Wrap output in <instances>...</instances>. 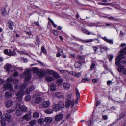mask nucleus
Wrapping results in <instances>:
<instances>
[{"instance_id":"nucleus-45","label":"nucleus","mask_w":126,"mask_h":126,"mask_svg":"<svg viewBox=\"0 0 126 126\" xmlns=\"http://www.w3.org/2000/svg\"><path fill=\"white\" fill-rule=\"evenodd\" d=\"M15 110L14 109H8L7 110V112L8 113H13Z\"/></svg>"},{"instance_id":"nucleus-2","label":"nucleus","mask_w":126,"mask_h":126,"mask_svg":"<svg viewBox=\"0 0 126 126\" xmlns=\"http://www.w3.org/2000/svg\"><path fill=\"white\" fill-rule=\"evenodd\" d=\"M64 107V104L62 101L59 102L57 104H55L53 105V109L55 111H57L59 110L63 109Z\"/></svg>"},{"instance_id":"nucleus-35","label":"nucleus","mask_w":126,"mask_h":126,"mask_svg":"<svg viewBox=\"0 0 126 126\" xmlns=\"http://www.w3.org/2000/svg\"><path fill=\"white\" fill-rule=\"evenodd\" d=\"M121 60L118 59V58H116L115 60V64L116 65L118 66L120 64L121 62L120 61Z\"/></svg>"},{"instance_id":"nucleus-13","label":"nucleus","mask_w":126,"mask_h":126,"mask_svg":"<svg viewBox=\"0 0 126 126\" xmlns=\"http://www.w3.org/2000/svg\"><path fill=\"white\" fill-rule=\"evenodd\" d=\"M1 13L3 16H5L7 14L6 10V7H2L1 9Z\"/></svg>"},{"instance_id":"nucleus-59","label":"nucleus","mask_w":126,"mask_h":126,"mask_svg":"<svg viewBox=\"0 0 126 126\" xmlns=\"http://www.w3.org/2000/svg\"><path fill=\"white\" fill-rule=\"evenodd\" d=\"M108 18L109 19H111V20H114L117 21H118V19H115L112 17H109Z\"/></svg>"},{"instance_id":"nucleus-39","label":"nucleus","mask_w":126,"mask_h":126,"mask_svg":"<svg viewBox=\"0 0 126 126\" xmlns=\"http://www.w3.org/2000/svg\"><path fill=\"white\" fill-rule=\"evenodd\" d=\"M36 123V121L35 120H33L30 122L29 124L31 126H33L35 125Z\"/></svg>"},{"instance_id":"nucleus-3","label":"nucleus","mask_w":126,"mask_h":126,"mask_svg":"<svg viewBox=\"0 0 126 126\" xmlns=\"http://www.w3.org/2000/svg\"><path fill=\"white\" fill-rule=\"evenodd\" d=\"M59 70L63 74V77L66 79L68 80L70 79V77L69 74V71L68 70Z\"/></svg>"},{"instance_id":"nucleus-60","label":"nucleus","mask_w":126,"mask_h":126,"mask_svg":"<svg viewBox=\"0 0 126 126\" xmlns=\"http://www.w3.org/2000/svg\"><path fill=\"white\" fill-rule=\"evenodd\" d=\"M53 33L56 36L58 35V33L57 31L56 30H54L53 31Z\"/></svg>"},{"instance_id":"nucleus-63","label":"nucleus","mask_w":126,"mask_h":126,"mask_svg":"<svg viewBox=\"0 0 126 126\" xmlns=\"http://www.w3.org/2000/svg\"><path fill=\"white\" fill-rule=\"evenodd\" d=\"M94 41L96 43H99L100 41L98 39H96L94 40Z\"/></svg>"},{"instance_id":"nucleus-34","label":"nucleus","mask_w":126,"mask_h":126,"mask_svg":"<svg viewBox=\"0 0 126 126\" xmlns=\"http://www.w3.org/2000/svg\"><path fill=\"white\" fill-rule=\"evenodd\" d=\"M20 110L22 111L25 112L27 110V108L24 106H23L20 108Z\"/></svg>"},{"instance_id":"nucleus-10","label":"nucleus","mask_w":126,"mask_h":126,"mask_svg":"<svg viewBox=\"0 0 126 126\" xmlns=\"http://www.w3.org/2000/svg\"><path fill=\"white\" fill-rule=\"evenodd\" d=\"M12 67L11 64H7L5 66L4 68L8 72H9L10 71Z\"/></svg>"},{"instance_id":"nucleus-17","label":"nucleus","mask_w":126,"mask_h":126,"mask_svg":"<svg viewBox=\"0 0 126 126\" xmlns=\"http://www.w3.org/2000/svg\"><path fill=\"white\" fill-rule=\"evenodd\" d=\"M35 87L34 86H32L30 87V89L28 88H27L25 91V92L27 94L29 93L30 91H33Z\"/></svg>"},{"instance_id":"nucleus-47","label":"nucleus","mask_w":126,"mask_h":126,"mask_svg":"<svg viewBox=\"0 0 126 126\" xmlns=\"http://www.w3.org/2000/svg\"><path fill=\"white\" fill-rule=\"evenodd\" d=\"M5 116L6 119L8 120H9L11 118L10 115L8 114H5Z\"/></svg>"},{"instance_id":"nucleus-61","label":"nucleus","mask_w":126,"mask_h":126,"mask_svg":"<svg viewBox=\"0 0 126 126\" xmlns=\"http://www.w3.org/2000/svg\"><path fill=\"white\" fill-rule=\"evenodd\" d=\"M95 66V64H94L93 63H92V64L90 66V68H94Z\"/></svg>"},{"instance_id":"nucleus-53","label":"nucleus","mask_w":126,"mask_h":126,"mask_svg":"<svg viewBox=\"0 0 126 126\" xmlns=\"http://www.w3.org/2000/svg\"><path fill=\"white\" fill-rule=\"evenodd\" d=\"M96 23H88L87 24L88 26H96Z\"/></svg>"},{"instance_id":"nucleus-37","label":"nucleus","mask_w":126,"mask_h":126,"mask_svg":"<svg viewBox=\"0 0 126 126\" xmlns=\"http://www.w3.org/2000/svg\"><path fill=\"white\" fill-rule=\"evenodd\" d=\"M58 51L59 52L58 53H57V56L58 57H59L61 56L60 54V52H61L62 53H63V50L62 49H60L59 48V49L58 50Z\"/></svg>"},{"instance_id":"nucleus-50","label":"nucleus","mask_w":126,"mask_h":126,"mask_svg":"<svg viewBox=\"0 0 126 126\" xmlns=\"http://www.w3.org/2000/svg\"><path fill=\"white\" fill-rule=\"evenodd\" d=\"M81 75V73L80 72L74 74V76L77 77H79Z\"/></svg>"},{"instance_id":"nucleus-38","label":"nucleus","mask_w":126,"mask_h":126,"mask_svg":"<svg viewBox=\"0 0 126 126\" xmlns=\"http://www.w3.org/2000/svg\"><path fill=\"white\" fill-rule=\"evenodd\" d=\"M15 80H16L15 79H14L10 77L7 79V81L9 82L8 83H9V82H14Z\"/></svg>"},{"instance_id":"nucleus-33","label":"nucleus","mask_w":126,"mask_h":126,"mask_svg":"<svg viewBox=\"0 0 126 126\" xmlns=\"http://www.w3.org/2000/svg\"><path fill=\"white\" fill-rule=\"evenodd\" d=\"M120 52L121 53L118 55L117 58L121 60L124 58V56L122 54L123 53L121 52L120 51Z\"/></svg>"},{"instance_id":"nucleus-58","label":"nucleus","mask_w":126,"mask_h":126,"mask_svg":"<svg viewBox=\"0 0 126 126\" xmlns=\"http://www.w3.org/2000/svg\"><path fill=\"white\" fill-rule=\"evenodd\" d=\"M4 53L6 54H7L8 55L9 52L7 49H6L4 50Z\"/></svg>"},{"instance_id":"nucleus-43","label":"nucleus","mask_w":126,"mask_h":126,"mask_svg":"<svg viewBox=\"0 0 126 126\" xmlns=\"http://www.w3.org/2000/svg\"><path fill=\"white\" fill-rule=\"evenodd\" d=\"M31 98V96L29 95H28L25 97V99L26 101H29L30 100Z\"/></svg>"},{"instance_id":"nucleus-4","label":"nucleus","mask_w":126,"mask_h":126,"mask_svg":"<svg viewBox=\"0 0 126 126\" xmlns=\"http://www.w3.org/2000/svg\"><path fill=\"white\" fill-rule=\"evenodd\" d=\"M31 73L30 70L26 71L24 72L25 81H27L30 79L31 75Z\"/></svg>"},{"instance_id":"nucleus-29","label":"nucleus","mask_w":126,"mask_h":126,"mask_svg":"<svg viewBox=\"0 0 126 126\" xmlns=\"http://www.w3.org/2000/svg\"><path fill=\"white\" fill-rule=\"evenodd\" d=\"M50 90L53 91H55L56 90V88L55 84H52L50 86Z\"/></svg>"},{"instance_id":"nucleus-18","label":"nucleus","mask_w":126,"mask_h":126,"mask_svg":"<svg viewBox=\"0 0 126 126\" xmlns=\"http://www.w3.org/2000/svg\"><path fill=\"white\" fill-rule=\"evenodd\" d=\"M31 116L30 115L27 114L22 117V119L27 120H29L31 119Z\"/></svg>"},{"instance_id":"nucleus-49","label":"nucleus","mask_w":126,"mask_h":126,"mask_svg":"<svg viewBox=\"0 0 126 126\" xmlns=\"http://www.w3.org/2000/svg\"><path fill=\"white\" fill-rule=\"evenodd\" d=\"M18 52L20 54L22 55V54H25V55H27V53L26 52L24 51H18Z\"/></svg>"},{"instance_id":"nucleus-32","label":"nucleus","mask_w":126,"mask_h":126,"mask_svg":"<svg viewBox=\"0 0 126 126\" xmlns=\"http://www.w3.org/2000/svg\"><path fill=\"white\" fill-rule=\"evenodd\" d=\"M8 24L9 28L11 30H13V28L12 26L13 25V22L11 21H10L9 22Z\"/></svg>"},{"instance_id":"nucleus-22","label":"nucleus","mask_w":126,"mask_h":126,"mask_svg":"<svg viewBox=\"0 0 126 126\" xmlns=\"http://www.w3.org/2000/svg\"><path fill=\"white\" fill-rule=\"evenodd\" d=\"M15 49H14L12 51H11L9 50V52L8 55L10 56H12L15 55H16V53L15 52Z\"/></svg>"},{"instance_id":"nucleus-56","label":"nucleus","mask_w":126,"mask_h":126,"mask_svg":"<svg viewBox=\"0 0 126 126\" xmlns=\"http://www.w3.org/2000/svg\"><path fill=\"white\" fill-rule=\"evenodd\" d=\"M93 48L94 51L95 52L98 50V48L96 46H94Z\"/></svg>"},{"instance_id":"nucleus-44","label":"nucleus","mask_w":126,"mask_h":126,"mask_svg":"<svg viewBox=\"0 0 126 126\" xmlns=\"http://www.w3.org/2000/svg\"><path fill=\"white\" fill-rule=\"evenodd\" d=\"M100 49L101 50L102 49H103L105 50H107L108 49L107 47L106 46H102V45H100Z\"/></svg>"},{"instance_id":"nucleus-12","label":"nucleus","mask_w":126,"mask_h":126,"mask_svg":"<svg viewBox=\"0 0 126 126\" xmlns=\"http://www.w3.org/2000/svg\"><path fill=\"white\" fill-rule=\"evenodd\" d=\"M43 100L42 98L39 96H37L35 100V102L38 104H39L42 102Z\"/></svg>"},{"instance_id":"nucleus-26","label":"nucleus","mask_w":126,"mask_h":126,"mask_svg":"<svg viewBox=\"0 0 126 126\" xmlns=\"http://www.w3.org/2000/svg\"><path fill=\"white\" fill-rule=\"evenodd\" d=\"M56 79H58L60 78L59 75L57 72L54 71L52 75Z\"/></svg>"},{"instance_id":"nucleus-15","label":"nucleus","mask_w":126,"mask_h":126,"mask_svg":"<svg viewBox=\"0 0 126 126\" xmlns=\"http://www.w3.org/2000/svg\"><path fill=\"white\" fill-rule=\"evenodd\" d=\"M46 80L48 82H51L54 80V78L52 76H47L45 77Z\"/></svg>"},{"instance_id":"nucleus-21","label":"nucleus","mask_w":126,"mask_h":126,"mask_svg":"<svg viewBox=\"0 0 126 126\" xmlns=\"http://www.w3.org/2000/svg\"><path fill=\"white\" fill-rule=\"evenodd\" d=\"M0 123H1V125L3 126H4L6 124V123L5 119L3 117L0 119Z\"/></svg>"},{"instance_id":"nucleus-5","label":"nucleus","mask_w":126,"mask_h":126,"mask_svg":"<svg viewBox=\"0 0 126 126\" xmlns=\"http://www.w3.org/2000/svg\"><path fill=\"white\" fill-rule=\"evenodd\" d=\"M72 95V94H67L66 97V100H67L71 101L72 107V108L74 106L75 101L74 99L71 100Z\"/></svg>"},{"instance_id":"nucleus-55","label":"nucleus","mask_w":126,"mask_h":126,"mask_svg":"<svg viewBox=\"0 0 126 126\" xmlns=\"http://www.w3.org/2000/svg\"><path fill=\"white\" fill-rule=\"evenodd\" d=\"M98 79H93L92 80V81L94 83H96L98 81Z\"/></svg>"},{"instance_id":"nucleus-36","label":"nucleus","mask_w":126,"mask_h":126,"mask_svg":"<svg viewBox=\"0 0 126 126\" xmlns=\"http://www.w3.org/2000/svg\"><path fill=\"white\" fill-rule=\"evenodd\" d=\"M74 65L76 68H78L80 67L81 66V64L80 62L79 63L77 62L74 64Z\"/></svg>"},{"instance_id":"nucleus-51","label":"nucleus","mask_w":126,"mask_h":126,"mask_svg":"<svg viewBox=\"0 0 126 126\" xmlns=\"http://www.w3.org/2000/svg\"><path fill=\"white\" fill-rule=\"evenodd\" d=\"M44 120L42 118L39 119L38 120V123L39 124H41L44 122Z\"/></svg>"},{"instance_id":"nucleus-62","label":"nucleus","mask_w":126,"mask_h":126,"mask_svg":"<svg viewBox=\"0 0 126 126\" xmlns=\"http://www.w3.org/2000/svg\"><path fill=\"white\" fill-rule=\"evenodd\" d=\"M4 81L1 79H0V85L4 82Z\"/></svg>"},{"instance_id":"nucleus-7","label":"nucleus","mask_w":126,"mask_h":126,"mask_svg":"<svg viewBox=\"0 0 126 126\" xmlns=\"http://www.w3.org/2000/svg\"><path fill=\"white\" fill-rule=\"evenodd\" d=\"M50 104V103L48 101H43L41 105L42 106V107L44 108H47L49 107Z\"/></svg>"},{"instance_id":"nucleus-46","label":"nucleus","mask_w":126,"mask_h":126,"mask_svg":"<svg viewBox=\"0 0 126 126\" xmlns=\"http://www.w3.org/2000/svg\"><path fill=\"white\" fill-rule=\"evenodd\" d=\"M41 51L45 54H46L47 53V51L45 49L43 46L41 47Z\"/></svg>"},{"instance_id":"nucleus-54","label":"nucleus","mask_w":126,"mask_h":126,"mask_svg":"<svg viewBox=\"0 0 126 126\" xmlns=\"http://www.w3.org/2000/svg\"><path fill=\"white\" fill-rule=\"evenodd\" d=\"M78 58L79 59V61L81 60H84V57L78 55Z\"/></svg>"},{"instance_id":"nucleus-20","label":"nucleus","mask_w":126,"mask_h":126,"mask_svg":"<svg viewBox=\"0 0 126 126\" xmlns=\"http://www.w3.org/2000/svg\"><path fill=\"white\" fill-rule=\"evenodd\" d=\"M63 86L64 88L66 90L68 89L70 87V84L66 83H64L63 84Z\"/></svg>"},{"instance_id":"nucleus-11","label":"nucleus","mask_w":126,"mask_h":126,"mask_svg":"<svg viewBox=\"0 0 126 126\" xmlns=\"http://www.w3.org/2000/svg\"><path fill=\"white\" fill-rule=\"evenodd\" d=\"M13 102L11 100H9L7 101L5 104L7 108H9L12 106L13 104Z\"/></svg>"},{"instance_id":"nucleus-19","label":"nucleus","mask_w":126,"mask_h":126,"mask_svg":"<svg viewBox=\"0 0 126 126\" xmlns=\"http://www.w3.org/2000/svg\"><path fill=\"white\" fill-rule=\"evenodd\" d=\"M52 119L51 118L47 117L45 118L44 121L47 123H49L52 122Z\"/></svg>"},{"instance_id":"nucleus-8","label":"nucleus","mask_w":126,"mask_h":126,"mask_svg":"<svg viewBox=\"0 0 126 126\" xmlns=\"http://www.w3.org/2000/svg\"><path fill=\"white\" fill-rule=\"evenodd\" d=\"M55 96L61 99L63 98L64 97V94L60 92L56 93Z\"/></svg>"},{"instance_id":"nucleus-27","label":"nucleus","mask_w":126,"mask_h":126,"mask_svg":"<svg viewBox=\"0 0 126 126\" xmlns=\"http://www.w3.org/2000/svg\"><path fill=\"white\" fill-rule=\"evenodd\" d=\"M124 68V66L123 65H120L118 67V71L119 72H123V71Z\"/></svg>"},{"instance_id":"nucleus-41","label":"nucleus","mask_w":126,"mask_h":126,"mask_svg":"<svg viewBox=\"0 0 126 126\" xmlns=\"http://www.w3.org/2000/svg\"><path fill=\"white\" fill-rule=\"evenodd\" d=\"M39 116V114L38 113L35 112L33 114V117L34 118H37Z\"/></svg>"},{"instance_id":"nucleus-14","label":"nucleus","mask_w":126,"mask_h":126,"mask_svg":"<svg viewBox=\"0 0 126 126\" xmlns=\"http://www.w3.org/2000/svg\"><path fill=\"white\" fill-rule=\"evenodd\" d=\"M45 72L42 70H40L37 73V75L40 77H42L44 76L46 74Z\"/></svg>"},{"instance_id":"nucleus-64","label":"nucleus","mask_w":126,"mask_h":126,"mask_svg":"<svg viewBox=\"0 0 126 126\" xmlns=\"http://www.w3.org/2000/svg\"><path fill=\"white\" fill-rule=\"evenodd\" d=\"M125 115V114L124 113H121L120 115V116L121 117H124Z\"/></svg>"},{"instance_id":"nucleus-16","label":"nucleus","mask_w":126,"mask_h":126,"mask_svg":"<svg viewBox=\"0 0 126 126\" xmlns=\"http://www.w3.org/2000/svg\"><path fill=\"white\" fill-rule=\"evenodd\" d=\"M102 39L105 41L107 42L110 44H113V40H110L108 39L106 37H102Z\"/></svg>"},{"instance_id":"nucleus-23","label":"nucleus","mask_w":126,"mask_h":126,"mask_svg":"<svg viewBox=\"0 0 126 126\" xmlns=\"http://www.w3.org/2000/svg\"><path fill=\"white\" fill-rule=\"evenodd\" d=\"M45 112L48 114H51L53 112V110L51 109L48 108L45 110Z\"/></svg>"},{"instance_id":"nucleus-42","label":"nucleus","mask_w":126,"mask_h":126,"mask_svg":"<svg viewBox=\"0 0 126 126\" xmlns=\"http://www.w3.org/2000/svg\"><path fill=\"white\" fill-rule=\"evenodd\" d=\"M76 96L77 97V98H79L80 97V94L79 93V91H78V90L77 89H76Z\"/></svg>"},{"instance_id":"nucleus-57","label":"nucleus","mask_w":126,"mask_h":126,"mask_svg":"<svg viewBox=\"0 0 126 126\" xmlns=\"http://www.w3.org/2000/svg\"><path fill=\"white\" fill-rule=\"evenodd\" d=\"M123 73L125 75H126V68H124L123 71Z\"/></svg>"},{"instance_id":"nucleus-31","label":"nucleus","mask_w":126,"mask_h":126,"mask_svg":"<svg viewBox=\"0 0 126 126\" xmlns=\"http://www.w3.org/2000/svg\"><path fill=\"white\" fill-rule=\"evenodd\" d=\"M54 71L52 70H46V72L48 74L50 75H53Z\"/></svg>"},{"instance_id":"nucleus-52","label":"nucleus","mask_w":126,"mask_h":126,"mask_svg":"<svg viewBox=\"0 0 126 126\" xmlns=\"http://www.w3.org/2000/svg\"><path fill=\"white\" fill-rule=\"evenodd\" d=\"M100 5H111L112 4L111 3H101L100 4Z\"/></svg>"},{"instance_id":"nucleus-48","label":"nucleus","mask_w":126,"mask_h":126,"mask_svg":"<svg viewBox=\"0 0 126 126\" xmlns=\"http://www.w3.org/2000/svg\"><path fill=\"white\" fill-rule=\"evenodd\" d=\"M32 70L34 72L37 73V74L39 71L38 70V69L36 68H32Z\"/></svg>"},{"instance_id":"nucleus-30","label":"nucleus","mask_w":126,"mask_h":126,"mask_svg":"<svg viewBox=\"0 0 126 126\" xmlns=\"http://www.w3.org/2000/svg\"><path fill=\"white\" fill-rule=\"evenodd\" d=\"M22 114V111L20 110H17L15 112L17 116L21 115Z\"/></svg>"},{"instance_id":"nucleus-25","label":"nucleus","mask_w":126,"mask_h":126,"mask_svg":"<svg viewBox=\"0 0 126 126\" xmlns=\"http://www.w3.org/2000/svg\"><path fill=\"white\" fill-rule=\"evenodd\" d=\"M63 79H60L56 81V82L58 85H61L63 82Z\"/></svg>"},{"instance_id":"nucleus-40","label":"nucleus","mask_w":126,"mask_h":126,"mask_svg":"<svg viewBox=\"0 0 126 126\" xmlns=\"http://www.w3.org/2000/svg\"><path fill=\"white\" fill-rule=\"evenodd\" d=\"M20 104L19 103H17L16 105V106L15 107V110H19V109H20Z\"/></svg>"},{"instance_id":"nucleus-9","label":"nucleus","mask_w":126,"mask_h":126,"mask_svg":"<svg viewBox=\"0 0 126 126\" xmlns=\"http://www.w3.org/2000/svg\"><path fill=\"white\" fill-rule=\"evenodd\" d=\"M63 117V115L62 114L56 115L55 117V120L56 121H59L62 120Z\"/></svg>"},{"instance_id":"nucleus-24","label":"nucleus","mask_w":126,"mask_h":126,"mask_svg":"<svg viewBox=\"0 0 126 126\" xmlns=\"http://www.w3.org/2000/svg\"><path fill=\"white\" fill-rule=\"evenodd\" d=\"M71 105V101L67 100L65 103V107L66 108H68Z\"/></svg>"},{"instance_id":"nucleus-28","label":"nucleus","mask_w":126,"mask_h":126,"mask_svg":"<svg viewBox=\"0 0 126 126\" xmlns=\"http://www.w3.org/2000/svg\"><path fill=\"white\" fill-rule=\"evenodd\" d=\"M6 96L8 97H11L12 96L11 93L9 91H8L5 93Z\"/></svg>"},{"instance_id":"nucleus-1","label":"nucleus","mask_w":126,"mask_h":126,"mask_svg":"<svg viewBox=\"0 0 126 126\" xmlns=\"http://www.w3.org/2000/svg\"><path fill=\"white\" fill-rule=\"evenodd\" d=\"M27 86V84L26 83H24L22 84L20 87V91L18 92L16 94L17 100L19 101H21L23 95V91L26 87Z\"/></svg>"},{"instance_id":"nucleus-6","label":"nucleus","mask_w":126,"mask_h":126,"mask_svg":"<svg viewBox=\"0 0 126 126\" xmlns=\"http://www.w3.org/2000/svg\"><path fill=\"white\" fill-rule=\"evenodd\" d=\"M3 86L5 88L11 91L13 90V87L12 85L10 83H7L4 84Z\"/></svg>"}]
</instances>
